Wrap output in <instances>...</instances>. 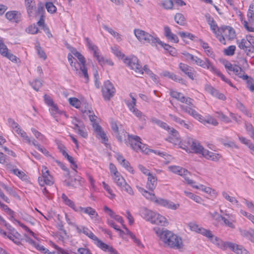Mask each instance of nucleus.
<instances>
[{
    "instance_id": "f257e3e1",
    "label": "nucleus",
    "mask_w": 254,
    "mask_h": 254,
    "mask_svg": "<svg viewBox=\"0 0 254 254\" xmlns=\"http://www.w3.org/2000/svg\"><path fill=\"white\" fill-rule=\"evenodd\" d=\"M72 54L67 55L68 61L75 72V73L80 76H83L85 80H88L87 68L86 66V60L84 56L76 50L72 51Z\"/></svg>"
},
{
    "instance_id": "f03ea898",
    "label": "nucleus",
    "mask_w": 254,
    "mask_h": 254,
    "mask_svg": "<svg viewBox=\"0 0 254 254\" xmlns=\"http://www.w3.org/2000/svg\"><path fill=\"white\" fill-rule=\"evenodd\" d=\"M157 236L165 245L176 249L180 250L183 247L182 238L168 230H163L159 228H154Z\"/></svg>"
},
{
    "instance_id": "7ed1b4c3",
    "label": "nucleus",
    "mask_w": 254,
    "mask_h": 254,
    "mask_svg": "<svg viewBox=\"0 0 254 254\" xmlns=\"http://www.w3.org/2000/svg\"><path fill=\"white\" fill-rule=\"evenodd\" d=\"M141 139L138 136L135 135H128V141L127 145H129L130 147L136 151H141L142 152L148 154L151 152L166 158L167 156V153L160 150L150 149L147 148L146 145L142 143L140 141Z\"/></svg>"
},
{
    "instance_id": "20e7f679",
    "label": "nucleus",
    "mask_w": 254,
    "mask_h": 254,
    "mask_svg": "<svg viewBox=\"0 0 254 254\" xmlns=\"http://www.w3.org/2000/svg\"><path fill=\"white\" fill-rule=\"evenodd\" d=\"M111 176L114 183L122 191H125L130 195L134 194L132 188L127 183L125 178L118 171L116 167L113 163L109 165Z\"/></svg>"
},
{
    "instance_id": "39448f33",
    "label": "nucleus",
    "mask_w": 254,
    "mask_h": 254,
    "mask_svg": "<svg viewBox=\"0 0 254 254\" xmlns=\"http://www.w3.org/2000/svg\"><path fill=\"white\" fill-rule=\"evenodd\" d=\"M83 114L84 116L87 115L88 116L90 121L92 123V126L96 133V137L99 139L102 143L107 145L108 138L102 127L96 122L97 117L94 115L93 111L90 110L85 111Z\"/></svg>"
},
{
    "instance_id": "423d86ee",
    "label": "nucleus",
    "mask_w": 254,
    "mask_h": 254,
    "mask_svg": "<svg viewBox=\"0 0 254 254\" xmlns=\"http://www.w3.org/2000/svg\"><path fill=\"white\" fill-rule=\"evenodd\" d=\"M179 142L180 147L185 150L187 152L193 153L197 154L203 155L205 149L197 140L192 138L188 137L183 142Z\"/></svg>"
},
{
    "instance_id": "0eeeda50",
    "label": "nucleus",
    "mask_w": 254,
    "mask_h": 254,
    "mask_svg": "<svg viewBox=\"0 0 254 254\" xmlns=\"http://www.w3.org/2000/svg\"><path fill=\"white\" fill-rule=\"evenodd\" d=\"M214 242V245L222 250L225 251L227 250V248H229L236 254H248L247 250H246L243 246L230 242L223 241L218 237L215 239Z\"/></svg>"
},
{
    "instance_id": "6e6552de",
    "label": "nucleus",
    "mask_w": 254,
    "mask_h": 254,
    "mask_svg": "<svg viewBox=\"0 0 254 254\" xmlns=\"http://www.w3.org/2000/svg\"><path fill=\"white\" fill-rule=\"evenodd\" d=\"M180 108L184 112L188 113L203 124L207 123L214 126H216L218 124L217 120L211 116L208 115L204 118L201 115L198 113L194 109L191 107L181 105Z\"/></svg>"
},
{
    "instance_id": "1a4fd4ad",
    "label": "nucleus",
    "mask_w": 254,
    "mask_h": 254,
    "mask_svg": "<svg viewBox=\"0 0 254 254\" xmlns=\"http://www.w3.org/2000/svg\"><path fill=\"white\" fill-rule=\"evenodd\" d=\"M124 63L127 65L131 69L138 74L141 75L145 71L147 74H151V71L148 68L146 65L143 68L139 64L138 59L134 56H130L124 60Z\"/></svg>"
},
{
    "instance_id": "9d476101",
    "label": "nucleus",
    "mask_w": 254,
    "mask_h": 254,
    "mask_svg": "<svg viewBox=\"0 0 254 254\" xmlns=\"http://www.w3.org/2000/svg\"><path fill=\"white\" fill-rule=\"evenodd\" d=\"M124 63L127 65L131 69L138 74L141 75L145 71L147 74H151V71L148 68L146 65L143 68L139 64L138 59L134 56H130L124 60Z\"/></svg>"
},
{
    "instance_id": "9b49d317",
    "label": "nucleus",
    "mask_w": 254,
    "mask_h": 254,
    "mask_svg": "<svg viewBox=\"0 0 254 254\" xmlns=\"http://www.w3.org/2000/svg\"><path fill=\"white\" fill-rule=\"evenodd\" d=\"M134 34L137 40L143 44H150L153 46H157V41L158 39L157 36L153 35L140 29H135Z\"/></svg>"
},
{
    "instance_id": "f8f14e48",
    "label": "nucleus",
    "mask_w": 254,
    "mask_h": 254,
    "mask_svg": "<svg viewBox=\"0 0 254 254\" xmlns=\"http://www.w3.org/2000/svg\"><path fill=\"white\" fill-rule=\"evenodd\" d=\"M151 122L160 127L162 128H164L168 130L170 134L169 137V141L175 144H177L180 140V136L178 131L174 129V128L170 127L166 123H164L157 119L152 118Z\"/></svg>"
},
{
    "instance_id": "ddd939ff",
    "label": "nucleus",
    "mask_w": 254,
    "mask_h": 254,
    "mask_svg": "<svg viewBox=\"0 0 254 254\" xmlns=\"http://www.w3.org/2000/svg\"><path fill=\"white\" fill-rule=\"evenodd\" d=\"M188 226L190 231L200 234L203 236L207 237L212 243L213 244H215V240L218 237L215 236L210 230L202 227L194 222L189 223L188 224Z\"/></svg>"
},
{
    "instance_id": "4468645a",
    "label": "nucleus",
    "mask_w": 254,
    "mask_h": 254,
    "mask_svg": "<svg viewBox=\"0 0 254 254\" xmlns=\"http://www.w3.org/2000/svg\"><path fill=\"white\" fill-rule=\"evenodd\" d=\"M131 100L130 101H126V104L132 114L136 116L139 121L144 122L146 121L145 116L138 109L136 108V101L135 98L133 96L132 94H129Z\"/></svg>"
},
{
    "instance_id": "2eb2a0df",
    "label": "nucleus",
    "mask_w": 254,
    "mask_h": 254,
    "mask_svg": "<svg viewBox=\"0 0 254 254\" xmlns=\"http://www.w3.org/2000/svg\"><path fill=\"white\" fill-rule=\"evenodd\" d=\"M168 170L174 174L183 177L187 184L189 185L194 184V182L188 177L190 173L187 169L179 166L172 165L168 167Z\"/></svg>"
},
{
    "instance_id": "dca6fc26",
    "label": "nucleus",
    "mask_w": 254,
    "mask_h": 254,
    "mask_svg": "<svg viewBox=\"0 0 254 254\" xmlns=\"http://www.w3.org/2000/svg\"><path fill=\"white\" fill-rule=\"evenodd\" d=\"M247 17L248 21L244 20L243 25L248 31L254 32V3L250 5Z\"/></svg>"
},
{
    "instance_id": "f3484780",
    "label": "nucleus",
    "mask_w": 254,
    "mask_h": 254,
    "mask_svg": "<svg viewBox=\"0 0 254 254\" xmlns=\"http://www.w3.org/2000/svg\"><path fill=\"white\" fill-rule=\"evenodd\" d=\"M225 68L228 72H233L236 75L243 79H247L248 76L245 74V72L242 68L236 64H232L231 63L226 61L224 63Z\"/></svg>"
},
{
    "instance_id": "a211bd4d",
    "label": "nucleus",
    "mask_w": 254,
    "mask_h": 254,
    "mask_svg": "<svg viewBox=\"0 0 254 254\" xmlns=\"http://www.w3.org/2000/svg\"><path fill=\"white\" fill-rule=\"evenodd\" d=\"M42 176L38 178V182L40 186L44 187L45 185L51 186L53 184V178L49 174V171L46 166H42Z\"/></svg>"
},
{
    "instance_id": "6ab92c4d",
    "label": "nucleus",
    "mask_w": 254,
    "mask_h": 254,
    "mask_svg": "<svg viewBox=\"0 0 254 254\" xmlns=\"http://www.w3.org/2000/svg\"><path fill=\"white\" fill-rule=\"evenodd\" d=\"M102 92L104 99L109 100L115 95L116 89L113 84L109 80H107L103 84Z\"/></svg>"
},
{
    "instance_id": "aec40b11",
    "label": "nucleus",
    "mask_w": 254,
    "mask_h": 254,
    "mask_svg": "<svg viewBox=\"0 0 254 254\" xmlns=\"http://www.w3.org/2000/svg\"><path fill=\"white\" fill-rule=\"evenodd\" d=\"M207 23L210 27V29L213 33L215 34L216 37L218 39L221 43H224V40L222 36H220L218 34L220 28H219L217 23L214 21L213 18L209 14H206L205 16Z\"/></svg>"
},
{
    "instance_id": "412c9836",
    "label": "nucleus",
    "mask_w": 254,
    "mask_h": 254,
    "mask_svg": "<svg viewBox=\"0 0 254 254\" xmlns=\"http://www.w3.org/2000/svg\"><path fill=\"white\" fill-rule=\"evenodd\" d=\"M218 34L220 36H222L224 39V43H222L223 45L226 44V39L228 40H233L236 36L235 30L230 26L220 27Z\"/></svg>"
},
{
    "instance_id": "4be33fe9",
    "label": "nucleus",
    "mask_w": 254,
    "mask_h": 254,
    "mask_svg": "<svg viewBox=\"0 0 254 254\" xmlns=\"http://www.w3.org/2000/svg\"><path fill=\"white\" fill-rule=\"evenodd\" d=\"M72 124L74 126L73 128L77 133L84 138L87 137L88 133L82 121L76 118H74L72 120Z\"/></svg>"
},
{
    "instance_id": "5701e85b",
    "label": "nucleus",
    "mask_w": 254,
    "mask_h": 254,
    "mask_svg": "<svg viewBox=\"0 0 254 254\" xmlns=\"http://www.w3.org/2000/svg\"><path fill=\"white\" fill-rule=\"evenodd\" d=\"M170 95L173 98L176 99L181 102L189 105V107L192 108V107H194L193 100L190 98L185 96L181 92L171 89L170 90Z\"/></svg>"
},
{
    "instance_id": "b1692460",
    "label": "nucleus",
    "mask_w": 254,
    "mask_h": 254,
    "mask_svg": "<svg viewBox=\"0 0 254 254\" xmlns=\"http://www.w3.org/2000/svg\"><path fill=\"white\" fill-rule=\"evenodd\" d=\"M237 44L239 48L243 50L248 55L254 52V41H250L244 38L240 41L238 40Z\"/></svg>"
},
{
    "instance_id": "393cba45",
    "label": "nucleus",
    "mask_w": 254,
    "mask_h": 254,
    "mask_svg": "<svg viewBox=\"0 0 254 254\" xmlns=\"http://www.w3.org/2000/svg\"><path fill=\"white\" fill-rule=\"evenodd\" d=\"M86 42L89 50L92 52L93 57L97 60L98 63L102 62V56L101 55L98 47L92 43L88 38H86Z\"/></svg>"
},
{
    "instance_id": "a878e982",
    "label": "nucleus",
    "mask_w": 254,
    "mask_h": 254,
    "mask_svg": "<svg viewBox=\"0 0 254 254\" xmlns=\"http://www.w3.org/2000/svg\"><path fill=\"white\" fill-rule=\"evenodd\" d=\"M223 222V224L226 227L231 229L236 228V216L232 213H225L224 215H222L221 219Z\"/></svg>"
},
{
    "instance_id": "bb28decb",
    "label": "nucleus",
    "mask_w": 254,
    "mask_h": 254,
    "mask_svg": "<svg viewBox=\"0 0 254 254\" xmlns=\"http://www.w3.org/2000/svg\"><path fill=\"white\" fill-rule=\"evenodd\" d=\"M194 189L199 190L209 195V196L211 198V199H213L217 197L218 195V192L217 191L209 187L205 186L202 184H199L198 185H195L194 184L192 185H190Z\"/></svg>"
},
{
    "instance_id": "cd10ccee",
    "label": "nucleus",
    "mask_w": 254,
    "mask_h": 254,
    "mask_svg": "<svg viewBox=\"0 0 254 254\" xmlns=\"http://www.w3.org/2000/svg\"><path fill=\"white\" fill-rule=\"evenodd\" d=\"M79 213H83L87 214L90 217V219L94 222L98 221V214L96 210L91 207H83L79 206L78 211Z\"/></svg>"
},
{
    "instance_id": "c85d7f7f",
    "label": "nucleus",
    "mask_w": 254,
    "mask_h": 254,
    "mask_svg": "<svg viewBox=\"0 0 254 254\" xmlns=\"http://www.w3.org/2000/svg\"><path fill=\"white\" fill-rule=\"evenodd\" d=\"M7 214L9 216V220L15 224L18 225L21 227L24 230L29 233L33 237L36 238L35 233L30 230L26 225L21 223L18 220L14 218L15 212L10 208L6 212Z\"/></svg>"
},
{
    "instance_id": "c756f323",
    "label": "nucleus",
    "mask_w": 254,
    "mask_h": 254,
    "mask_svg": "<svg viewBox=\"0 0 254 254\" xmlns=\"http://www.w3.org/2000/svg\"><path fill=\"white\" fill-rule=\"evenodd\" d=\"M7 214L9 216V220L15 224L18 225L21 227L24 230L29 233L33 237L36 238L35 233L30 230L26 225L21 223L18 220L14 218L15 212L10 208L6 212Z\"/></svg>"
},
{
    "instance_id": "7c9ffc66",
    "label": "nucleus",
    "mask_w": 254,
    "mask_h": 254,
    "mask_svg": "<svg viewBox=\"0 0 254 254\" xmlns=\"http://www.w3.org/2000/svg\"><path fill=\"white\" fill-rule=\"evenodd\" d=\"M115 157L119 163L127 171L132 174L134 173V170L133 167L130 165V163L127 161L122 155L120 153H117L115 155Z\"/></svg>"
},
{
    "instance_id": "2f4dec72",
    "label": "nucleus",
    "mask_w": 254,
    "mask_h": 254,
    "mask_svg": "<svg viewBox=\"0 0 254 254\" xmlns=\"http://www.w3.org/2000/svg\"><path fill=\"white\" fill-rule=\"evenodd\" d=\"M5 18L10 22L18 23L21 20V13L17 10H10L6 12Z\"/></svg>"
},
{
    "instance_id": "473e14b6",
    "label": "nucleus",
    "mask_w": 254,
    "mask_h": 254,
    "mask_svg": "<svg viewBox=\"0 0 254 254\" xmlns=\"http://www.w3.org/2000/svg\"><path fill=\"white\" fill-rule=\"evenodd\" d=\"M156 204L172 210H176L180 206L179 203H174L170 200L160 197L156 200Z\"/></svg>"
},
{
    "instance_id": "72a5a7b5",
    "label": "nucleus",
    "mask_w": 254,
    "mask_h": 254,
    "mask_svg": "<svg viewBox=\"0 0 254 254\" xmlns=\"http://www.w3.org/2000/svg\"><path fill=\"white\" fill-rule=\"evenodd\" d=\"M95 244L102 250L108 252L110 254H120L118 251L112 247L108 245L100 240L98 238L94 241Z\"/></svg>"
},
{
    "instance_id": "f704fd0d",
    "label": "nucleus",
    "mask_w": 254,
    "mask_h": 254,
    "mask_svg": "<svg viewBox=\"0 0 254 254\" xmlns=\"http://www.w3.org/2000/svg\"><path fill=\"white\" fill-rule=\"evenodd\" d=\"M151 223L162 226H167L168 225L167 219L164 216L156 212H155L153 217H152Z\"/></svg>"
},
{
    "instance_id": "c9c22d12",
    "label": "nucleus",
    "mask_w": 254,
    "mask_h": 254,
    "mask_svg": "<svg viewBox=\"0 0 254 254\" xmlns=\"http://www.w3.org/2000/svg\"><path fill=\"white\" fill-rule=\"evenodd\" d=\"M5 226L9 231L8 233H6V238L9 239L15 244L18 245L20 242L19 239L16 236V235H18V233L10 225L5 224Z\"/></svg>"
},
{
    "instance_id": "e433bc0d",
    "label": "nucleus",
    "mask_w": 254,
    "mask_h": 254,
    "mask_svg": "<svg viewBox=\"0 0 254 254\" xmlns=\"http://www.w3.org/2000/svg\"><path fill=\"white\" fill-rule=\"evenodd\" d=\"M195 64L203 68L207 69L211 71L214 67L213 64L211 63L210 60L207 58H205L204 60L201 59L197 57Z\"/></svg>"
},
{
    "instance_id": "4c0bfd02",
    "label": "nucleus",
    "mask_w": 254,
    "mask_h": 254,
    "mask_svg": "<svg viewBox=\"0 0 254 254\" xmlns=\"http://www.w3.org/2000/svg\"><path fill=\"white\" fill-rule=\"evenodd\" d=\"M179 68L187 75L192 80L194 79L195 71L192 67L184 63H180L179 64Z\"/></svg>"
},
{
    "instance_id": "58836bf2",
    "label": "nucleus",
    "mask_w": 254,
    "mask_h": 254,
    "mask_svg": "<svg viewBox=\"0 0 254 254\" xmlns=\"http://www.w3.org/2000/svg\"><path fill=\"white\" fill-rule=\"evenodd\" d=\"M205 90L212 96L219 99L224 100L226 99V97L223 94L220 93L218 90L214 88L209 84H206L205 85Z\"/></svg>"
},
{
    "instance_id": "ea45409f",
    "label": "nucleus",
    "mask_w": 254,
    "mask_h": 254,
    "mask_svg": "<svg viewBox=\"0 0 254 254\" xmlns=\"http://www.w3.org/2000/svg\"><path fill=\"white\" fill-rule=\"evenodd\" d=\"M59 148L60 149V152L65 158L67 159V160L71 164V168L73 170H75L77 168V166L74 161V158L68 154L66 151L65 147L64 146H59Z\"/></svg>"
},
{
    "instance_id": "a19ab883",
    "label": "nucleus",
    "mask_w": 254,
    "mask_h": 254,
    "mask_svg": "<svg viewBox=\"0 0 254 254\" xmlns=\"http://www.w3.org/2000/svg\"><path fill=\"white\" fill-rule=\"evenodd\" d=\"M76 230L78 233L84 234L94 241L97 238L87 227L84 226H78Z\"/></svg>"
},
{
    "instance_id": "79ce46f5",
    "label": "nucleus",
    "mask_w": 254,
    "mask_h": 254,
    "mask_svg": "<svg viewBox=\"0 0 254 254\" xmlns=\"http://www.w3.org/2000/svg\"><path fill=\"white\" fill-rule=\"evenodd\" d=\"M104 211L105 213L108 214V215L112 218L114 219L118 222L120 223L122 225L124 224V221L123 218L117 214L115 212H114L111 209L108 207L107 206H105L104 207Z\"/></svg>"
},
{
    "instance_id": "37998d69",
    "label": "nucleus",
    "mask_w": 254,
    "mask_h": 254,
    "mask_svg": "<svg viewBox=\"0 0 254 254\" xmlns=\"http://www.w3.org/2000/svg\"><path fill=\"white\" fill-rule=\"evenodd\" d=\"M139 213L140 215L143 219L151 223L152 217H153L155 213L154 211L143 207L140 209Z\"/></svg>"
},
{
    "instance_id": "c03bdc74",
    "label": "nucleus",
    "mask_w": 254,
    "mask_h": 254,
    "mask_svg": "<svg viewBox=\"0 0 254 254\" xmlns=\"http://www.w3.org/2000/svg\"><path fill=\"white\" fill-rule=\"evenodd\" d=\"M169 116L173 121L175 122L177 124H179L182 127L189 130L191 129L192 125L190 124L186 123L184 120L175 115L169 114Z\"/></svg>"
},
{
    "instance_id": "a18cd8bd",
    "label": "nucleus",
    "mask_w": 254,
    "mask_h": 254,
    "mask_svg": "<svg viewBox=\"0 0 254 254\" xmlns=\"http://www.w3.org/2000/svg\"><path fill=\"white\" fill-rule=\"evenodd\" d=\"M61 198L65 205L71 208L75 212H77L78 211L79 206H77L74 202L69 199L65 194L62 193Z\"/></svg>"
},
{
    "instance_id": "49530a36",
    "label": "nucleus",
    "mask_w": 254,
    "mask_h": 254,
    "mask_svg": "<svg viewBox=\"0 0 254 254\" xmlns=\"http://www.w3.org/2000/svg\"><path fill=\"white\" fill-rule=\"evenodd\" d=\"M157 179L156 177L151 174L147 176V181L146 183V188L151 191H153L157 186Z\"/></svg>"
},
{
    "instance_id": "de8ad7c7",
    "label": "nucleus",
    "mask_w": 254,
    "mask_h": 254,
    "mask_svg": "<svg viewBox=\"0 0 254 254\" xmlns=\"http://www.w3.org/2000/svg\"><path fill=\"white\" fill-rule=\"evenodd\" d=\"M138 190L147 199L156 203V200L158 197L156 196L155 194L153 193V191L149 192L142 188H138Z\"/></svg>"
},
{
    "instance_id": "09e8293b",
    "label": "nucleus",
    "mask_w": 254,
    "mask_h": 254,
    "mask_svg": "<svg viewBox=\"0 0 254 254\" xmlns=\"http://www.w3.org/2000/svg\"><path fill=\"white\" fill-rule=\"evenodd\" d=\"M164 35L171 42L174 43H178L179 42V38L177 36L173 33L169 27L166 26L164 28Z\"/></svg>"
},
{
    "instance_id": "8fccbe9b",
    "label": "nucleus",
    "mask_w": 254,
    "mask_h": 254,
    "mask_svg": "<svg viewBox=\"0 0 254 254\" xmlns=\"http://www.w3.org/2000/svg\"><path fill=\"white\" fill-rule=\"evenodd\" d=\"M31 131L34 135L35 137L41 143L45 145L48 144L49 141L44 135L42 134L35 128H31Z\"/></svg>"
},
{
    "instance_id": "3c124183",
    "label": "nucleus",
    "mask_w": 254,
    "mask_h": 254,
    "mask_svg": "<svg viewBox=\"0 0 254 254\" xmlns=\"http://www.w3.org/2000/svg\"><path fill=\"white\" fill-rule=\"evenodd\" d=\"M15 132L18 134L22 139L23 142L31 145L33 139H31L27 134L26 132L21 127L18 128Z\"/></svg>"
},
{
    "instance_id": "603ef678",
    "label": "nucleus",
    "mask_w": 254,
    "mask_h": 254,
    "mask_svg": "<svg viewBox=\"0 0 254 254\" xmlns=\"http://www.w3.org/2000/svg\"><path fill=\"white\" fill-rule=\"evenodd\" d=\"M202 156L206 159L213 161H218L221 157L219 154L209 151L207 149H205Z\"/></svg>"
},
{
    "instance_id": "864d4df0",
    "label": "nucleus",
    "mask_w": 254,
    "mask_h": 254,
    "mask_svg": "<svg viewBox=\"0 0 254 254\" xmlns=\"http://www.w3.org/2000/svg\"><path fill=\"white\" fill-rule=\"evenodd\" d=\"M222 195L224 198L230 202L232 204L235 205L238 207H240L241 204L239 201L234 196H231L228 192L223 191L222 192Z\"/></svg>"
},
{
    "instance_id": "5fc2aeb1",
    "label": "nucleus",
    "mask_w": 254,
    "mask_h": 254,
    "mask_svg": "<svg viewBox=\"0 0 254 254\" xmlns=\"http://www.w3.org/2000/svg\"><path fill=\"white\" fill-rule=\"evenodd\" d=\"M157 44L163 47L165 50L169 52L171 55L173 56L176 55L177 52L175 48L161 41L159 38L157 41Z\"/></svg>"
},
{
    "instance_id": "6e6d98bb",
    "label": "nucleus",
    "mask_w": 254,
    "mask_h": 254,
    "mask_svg": "<svg viewBox=\"0 0 254 254\" xmlns=\"http://www.w3.org/2000/svg\"><path fill=\"white\" fill-rule=\"evenodd\" d=\"M49 111L50 112L51 115L56 119L60 116L62 115H64L66 117H67L66 114L64 112L59 110L57 105L56 104H54V105L50 107L49 109Z\"/></svg>"
},
{
    "instance_id": "4d7b16f0",
    "label": "nucleus",
    "mask_w": 254,
    "mask_h": 254,
    "mask_svg": "<svg viewBox=\"0 0 254 254\" xmlns=\"http://www.w3.org/2000/svg\"><path fill=\"white\" fill-rule=\"evenodd\" d=\"M211 72L213 73L216 74L218 76L220 77L221 79L226 82V83L228 84L231 87H233L234 88H236V87L233 84V83L231 82L230 80L227 78L224 74H223L219 70H218L216 67H215L214 66L213 67V69L211 70Z\"/></svg>"
},
{
    "instance_id": "13d9d810",
    "label": "nucleus",
    "mask_w": 254,
    "mask_h": 254,
    "mask_svg": "<svg viewBox=\"0 0 254 254\" xmlns=\"http://www.w3.org/2000/svg\"><path fill=\"white\" fill-rule=\"evenodd\" d=\"M25 5L29 16H32L34 14L35 4L34 0H24Z\"/></svg>"
},
{
    "instance_id": "bf43d9fd",
    "label": "nucleus",
    "mask_w": 254,
    "mask_h": 254,
    "mask_svg": "<svg viewBox=\"0 0 254 254\" xmlns=\"http://www.w3.org/2000/svg\"><path fill=\"white\" fill-rule=\"evenodd\" d=\"M162 75L165 77H168L175 81H178L182 84H185V81L183 79L178 77L173 73H171L168 71H164L162 73Z\"/></svg>"
},
{
    "instance_id": "052dcab7",
    "label": "nucleus",
    "mask_w": 254,
    "mask_h": 254,
    "mask_svg": "<svg viewBox=\"0 0 254 254\" xmlns=\"http://www.w3.org/2000/svg\"><path fill=\"white\" fill-rule=\"evenodd\" d=\"M239 231L242 236L246 238L247 239L251 241L252 242L254 243V234L253 233L254 232V229H251L250 231L240 229Z\"/></svg>"
},
{
    "instance_id": "680f3d73",
    "label": "nucleus",
    "mask_w": 254,
    "mask_h": 254,
    "mask_svg": "<svg viewBox=\"0 0 254 254\" xmlns=\"http://www.w3.org/2000/svg\"><path fill=\"white\" fill-rule=\"evenodd\" d=\"M184 192L185 194L187 197H188L189 198L193 200L195 202H196L197 203H201L202 202V199L199 196L191 192L187 191V190H185L184 191Z\"/></svg>"
},
{
    "instance_id": "e2e57ef3",
    "label": "nucleus",
    "mask_w": 254,
    "mask_h": 254,
    "mask_svg": "<svg viewBox=\"0 0 254 254\" xmlns=\"http://www.w3.org/2000/svg\"><path fill=\"white\" fill-rule=\"evenodd\" d=\"M31 145H34L39 151L42 152L46 156H50L49 152L40 144L35 139H33V142Z\"/></svg>"
},
{
    "instance_id": "0e129e2a",
    "label": "nucleus",
    "mask_w": 254,
    "mask_h": 254,
    "mask_svg": "<svg viewBox=\"0 0 254 254\" xmlns=\"http://www.w3.org/2000/svg\"><path fill=\"white\" fill-rule=\"evenodd\" d=\"M65 219L68 225L75 228V229H76V227L78 226L76 224L75 218L73 215L65 213Z\"/></svg>"
},
{
    "instance_id": "69168bd1",
    "label": "nucleus",
    "mask_w": 254,
    "mask_h": 254,
    "mask_svg": "<svg viewBox=\"0 0 254 254\" xmlns=\"http://www.w3.org/2000/svg\"><path fill=\"white\" fill-rule=\"evenodd\" d=\"M102 185L105 190L108 192L107 196L111 199H113L116 197V194L113 192L111 187L105 182H102Z\"/></svg>"
},
{
    "instance_id": "338daca9",
    "label": "nucleus",
    "mask_w": 254,
    "mask_h": 254,
    "mask_svg": "<svg viewBox=\"0 0 254 254\" xmlns=\"http://www.w3.org/2000/svg\"><path fill=\"white\" fill-rule=\"evenodd\" d=\"M245 128L248 134L254 140V127L253 126L251 123L247 122L245 124Z\"/></svg>"
},
{
    "instance_id": "774afa93",
    "label": "nucleus",
    "mask_w": 254,
    "mask_h": 254,
    "mask_svg": "<svg viewBox=\"0 0 254 254\" xmlns=\"http://www.w3.org/2000/svg\"><path fill=\"white\" fill-rule=\"evenodd\" d=\"M175 21L180 25H184L186 23V19L184 15L180 13L176 14L174 17Z\"/></svg>"
}]
</instances>
